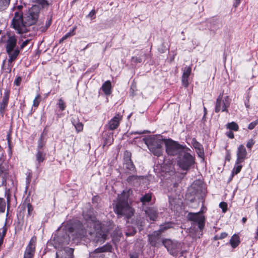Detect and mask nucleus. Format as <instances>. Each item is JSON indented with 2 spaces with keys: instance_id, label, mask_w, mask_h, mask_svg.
Masks as SVG:
<instances>
[{
  "instance_id": "obj_1",
  "label": "nucleus",
  "mask_w": 258,
  "mask_h": 258,
  "mask_svg": "<svg viewBox=\"0 0 258 258\" xmlns=\"http://www.w3.org/2000/svg\"><path fill=\"white\" fill-rule=\"evenodd\" d=\"M83 216L86 221L85 225L87 228L79 229L76 233L78 238H87L97 243H103L107 238L108 230L96 220L92 211L83 212ZM82 227L80 225V227Z\"/></svg>"
},
{
  "instance_id": "obj_2",
  "label": "nucleus",
  "mask_w": 258,
  "mask_h": 258,
  "mask_svg": "<svg viewBox=\"0 0 258 258\" xmlns=\"http://www.w3.org/2000/svg\"><path fill=\"white\" fill-rule=\"evenodd\" d=\"M130 191V190H123L121 194L118 196L117 202L114 208L116 214L120 216H124L128 219L131 217L134 212L128 201Z\"/></svg>"
},
{
  "instance_id": "obj_3",
  "label": "nucleus",
  "mask_w": 258,
  "mask_h": 258,
  "mask_svg": "<svg viewBox=\"0 0 258 258\" xmlns=\"http://www.w3.org/2000/svg\"><path fill=\"white\" fill-rule=\"evenodd\" d=\"M145 144L150 151L156 156H160L163 153L162 146L165 140L162 139L161 136H154L144 139Z\"/></svg>"
},
{
  "instance_id": "obj_4",
  "label": "nucleus",
  "mask_w": 258,
  "mask_h": 258,
  "mask_svg": "<svg viewBox=\"0 0 258 258\" xmlns=\"http://www.w3.org/2000/svg\"><path fill=\"white\" fill-rule=\"evenodd\" d=\"M11 28L15 30L18 34H23L27 32V24L25 22L23 14L18 12L14 13L10 24Z\"/></svg>"
},
{
  "instance_id": "obj_5",
  "label": "nucleus",
  "mask_w": 258,
  "mask_h": 258,
  "mask_svg": "<svg viewBox=\"0 0 258 258\" xmlns=\"http://www.w3.org/2000/svg\"><path fill=\"white\" fill-rule=\"evenodd\" d=\"M166 151L168 155L174 156L182 153L186 150L189 151L190 149L186 146H182L171 139L165 140Z\"/></svg>"
},
{
  "instance_id": "obj_6",
  "label": "nucleus",
  "mask_w": 258,
  "mask_h": 258,
  "mask_svg": "<svg viewBox=\"0 0 258 258\" xmlns=\"http://www.w3.org/2000/svg\"><path fill=\"white\" fill-rule=\"evenodd\" d=\"M185 150L179 155L177 165L183 170H188L195 163L194 157Z\"/></svg>"
},
{
  "instance_id": "obj_7",
  "label": "nucleus",
  "mask_w": 258,
  "mask_h": 258,
  "mask_svg": "<svg viewBox=\"0 0 258 258\" xmlns=\"http://www.w3.org/2000/svg\"><path fill=\"white\" fill-rule=\"evenodd\" d=\"M40 10L39 7L34 5L23 14L25 22L27 26H32L38 21Z\"/></svg>"
},
{
  "instance_id": "obj_8",
  "label": "nucleus",
  "mask_w": 258,
  "mask_h": 258,
  "mask_svg": "<svg viewBox=\"0 0 258 258\" xmlns=\"http://www.w3.org/2000/svg\"><path fill=\"white\" fill-rule=\"evenodd\" d=\"M162 243L167 248L168 251L173 256H176L181 249V244L177 241H172L170 239H163Z\"/></svg>"
},
{
  "instance_id": "obj_9",
  "label": "nucleus",
  "mask_w": 258,
  "mask_h": 258,
  "mask_svg": "<svg viewBox=\"0 0 258 258\" xmlns=\"http://www.w3.org/2000/svg\"><path fill=\"white\" fill-rule=\"evenodd\" d=\"M222 96L223 94H220L217 99L215 109L216 112H218L220 110L223 112L227 111V108L230 105V100L228 96H226L222 99Z\"/></svg>"
},
{
  "instance_id": "obj_10",
  "label": "nucleus",
  "mask_w": 258,
  "mask_h": 258,
  "mask_svg": "<svg viewBox=\"0 0 258 258\" xmlns=\"http://www.w3.org/2000/svg\"><path fill=\"white\" fill-rule=\"evenodd\" d=\"M188 219L191 221L197 223L198 227L201 231L205 227V217L201 214V212L198 213H189L187 215Z\"/></svg>"
},
{
  "instance_id": "obj_11",
  "label": "nucleus",
  "mask_w": 258,
  "mask_h": 258,
  "mask_svg": "<svg viewBox=\"0 0 258 258\" xmlns=\"http://www.w3.org/2000/svg\"><path fill=\"white\" fill-rule=\"evenodd\" d=\"M36 237H33L27 246L23 258H33L35 252Z\"/></svg>"
},
{
  "instance_id": "obj_12",
  "label": "nucleus",
  "mask_w": 258,
  "mask_h": 258,
  "mask_svg": "<svg viewBox=\"0 0 258 258\" xmlns=\"http://www.w3.org/2000/svg\"><path fill=\"white\" fill-rule=\"evenodd\" d=\"M74 249L64 247L56 252V258H73Z\"/></svg>"
},
{
  "instance_id": "obj_13",
  "label": "nucleus",
  "mask_w": 258,
  "mask_h": 258,
  "mask_svg": "<svg viewBox=\"0 0 258 258\" xmlns=\"http://www.w3.org/2000/svg\"><path fill=\"white\" fill-rule=\"evenodd\" d=\"M17 39L16 37L13 35H8V39L6 41V49L7 53L14 52L17 44Z\"/></svg>"
},
{
  "instance_id": "obj_14",
  "label": "nucleus",
  "mask_w": 258,
  "mask_h": 258,
  "mask_svg": "<svg viewBox=\"0 0 258 258\" xmlns=\"http://www.w3.org/2000/svg\"><path fill=\"white\" fill-rule=\"evenodd\" d=\"M122 119V116L119 114H116L106 124V126L109 130H114L116 129Z\"/></svg>"
},
{
  "instance_id": "obj_15",
  "label": "nucleus",
  "mask_w": 258,
  "mask_h": 258,
  "mask_svg": "<svg viewBox=\"0 0 258 258\" xmlns=\"http://www.w3.org/2000/svg\"><path fill=\"white\" fill-rule=\"evenodd\" d=\"M54 240L55 247L60 248V249H62L63 245H67L69 243V236L67 234L62 236L54 237Z\"/></svg>"
},
{
  "instance_id": "obj_16",
  "label": "nucleus",
  "mask_w": 258,
  "mask_h": 258,
  "mask_svg": "<svg viewBox=\"0 0 258 258\" xmlns=\"http://www.w3.org/2000/svg\"><path fill=\"white\" fill-rule=\"evenodd\" d=\"M247 152L243 145H240L237 149L236 153V163L240 164L244 161L247 156Z\"/></svg>"
},
{
  "instance_id": "obj_17",
  "label": "nucleus",
  "mask_w": 258,
  "mask_h": 258,
  "mask_svg": "<svg viewBox=\"0 0 258 258\" xmlns=\"http://www.w3.org/2000/svg\"><path fill=\"white\" fill-rule=\"evenodd\" d=\"M161 233L158 231H155L151 234L148 235L150 244L153 246H157L160 242Z\"/></svg>"
},
{
  "instance_id": "obj_18",
  "label": "nucleus",
  "mask_w": 258,
  "mask_h": 258,
  "mask_svg": "<svg viewBox=\"0 0 258 258\" xmlns=\"http://www.w3.org/2000/svg\"><path fill=\"white\" fill-rule=\"evenodd\" d=\"M112 249V245L109 243H107L101 247L95 249L93 252H91L90 253V256L92 258H95L97 256L95 255L96 254L102 252H111Z\"/></svg>"
},
{
  "instance_id": "obj_19",
  "label": "nucleus",
  "mask_w": 258,
  "mask_h": 258,
  "mask_svg": "<svg viewBox=\"0 0 258 258\" xmlns=\"http://www.w3.org/2000/svg\"><path fill=\"white\" fill-rule=\"evenodd\" d=\"M10 97V91L5 90L3 99L0 102V113L3 115L5 109L7 107Z\"/></svg>"
},
{
  "instance_id": "obj_20",
  "label": "nucleus",
  "mask_w": 258,
  "mask_h": 258,
  "mask_svg": "<svg viewBox=\"0 0 258 258\" xmlns=\"http://www.w3.org/2000/svg\"><path fill=\"white\" fill-rule=\"evenodd\" d=\"M191 72V68L189 66H186L183 68L182 76V83L185 87H187L189 84L188 79Z\"/></svg>"
},
{
  "instance_id": "obj_21",
  "label": "nucleus",
  "mask_w": 258,
  "mask_h": 258,
  "mask_svg": "<svg viewBox=\"0 0 258 258\" xmlns=\"http://www.w3.org/2000/svg\"><path fill=\"white\" fill-rule=\"evenodd\" d=\"M191 144L196 149L197 154L200 157L203 158L204 155V149L202 145L199 143L195 138L191 140Z\"/></svg>"
},
{
  "instance_id": "obj_22",
  "label": "nucleus",
  "mask_w": 258,
  "mask_h": 258,
  "mask_svg": "<svg viewBox=\"0 0 258 258\" xmlns=\"http://www.w3.org/2000/svg\"><path fill=\"white\" fill-rule=\"evenodd\" d=\"M46 153L44 151H38L36 153V166L38 169L45 159Z\"/></svg>"
},
{
  "instance_id": "obj_23",
  "label": "nucleus",
  "mask_w": 258,
  "mask_h": 258,
  "mask_svg": "<svg viewBox=\"0 0 258 258\" xmlns=\"http://www.w3.org/2000/svg\"><path fill=\"white\" fill-rule=\"evenodd\" d=\"M20 53V51L18 48L15 49L14 52H11L9 53H7L9 55L8 62H9V67L10 68V72L11 70V68L12 67V63L17 58Z\"/></svg>"
},
{
  "instance_id": "obj_24",
  "label": "nucleus",
  "mask_w": 258,
  "mask_h": 258,
  "mask_svg": "<svg viewBox=\"0 0 258 258\" xmlns=\"http://www.w3.org/2000/svg\"><path fill=\"white\" fill-rule=\"evenodd\" d=\"M146 214L151 220L155 221L158 216V212L154 208H149L145 211Z\"/></svg>"
},
{
  "instance_id": "obj_25",
  "label": "nucleus",
  "mask_w": 258,
  "mask_h": 258,
  "mask_svg": "<svg viewBox=\"0 0 258 258\" xmlns=\"http://www.w3.org/2000/svg\"><path fill=\"white\" fill-rule=\"evenodd\" d=\"M2 178V185L6 186L7 179L8 177L7 170L0 164V177Z\"/></svg>"
},
{
  "instance_id": "obj_26",
  "label": "nucleus",
  "mask_w": 258,
  "mask_h": 258,
  "mask_svg": "<svg viewBox=\"0 0 258 258\" xmlns=\"http://www.w3.org/2000/svg\"><path fill=\"white\" fill-rule=\"evenodd\" d=\"M71 122L73 125L75 126L77 132H81L83 130V124L79 121L77 118L72 117L71 118Z\"/></svg>"
},
{
  "instance_id": "obj_27",
  "label": "nucleus",
  "mask_w": 258,
  "mask_h": 258,
  "mask_svg": "<svg viewBox=\"0 0 258 258\" xmlns=\"http://www.w3.org/2000/svg\"><path fill=\"white\" fill-rule=\"evenodd\" d=\"M102 91L106 95H109L111 93V84L110 81L105 82L101 87Z\"/></svg>"
},
{
  "instance_id": "obj_28",
  "label": "nucleus",
  "mask_w": 258,
  "mask_h": 258,
  "mask_svg": "<svg viewBox=\"0 0 258 258\" xmlns=\"http://www.w3.org/2000/svg\"><path fill=\"white\" fill-rule=\"evenodd\" d=\"M230 243L233 248H235L240 243L239 237L237 234H234L230 240Z\"/></svg>"
},
{
  "instance_id": "obj_29",
  "label": "nucleus",
  "mask_w": 258,
  "mask_h": 258,
  "mask_svg": "<svg viewBox=\"0 0 258 258\" xmlns=\"http://www.w3.org/2000/svg\"><path fill=\"white\" fill-rule=\"evenodd\" d=\"M123 163L125 169L127 170L128 172L132 173L136 171V167L132 160L128 161H124Z\"/></svg>"
},
{
  "instance_id": "obj_30",
  "label": "nucleus",
  "mask_w": 258,
  "mask_h": 258,
  "mask_svg": "<svg viewBox=\"0 0 258 258\" xmlns=\"http://www.w3.org/2000/svg\"><path fill=\"white\" fill-rule=\"evenodd\" d=\"M174 224V223L171 222H166L163 224L160 225V228L158 231H160V232L161 233L164 232L165 230L172 228Z\"/></svg>"
},
{
  "instance_id": "obj_31",
  "label": "nucleus",
  "mask_w": 258,
  "mask_h": 258,
  "mask_svg": "<svg viewBox=\"0 0 258 258\" xmlns=\"http://www.w3.org/2000/svg\"><path fill=\"white\" fill-rule=\"evenodd\" d=\"M44 146H45V143L43 141V136L41 135L38 140V145L37 147V151H44Z\"/></svg>"
},
{
  "instance_id": "obj_32",
  "label": "nucleus",
  "mask_w": 258,
  "mask_h": 258,
  "mask_svg": "<svg viewBox=\"0 0 258 258\" xmlns=\"http://www.w3.org/2000/svg\"><path fill=\"white\" fill-rule=\"evenodd\" d=\"M226 127L230 130H232L234 131H237L239 129V126L238 124L235 122H231L230 123H228L226 124Z\"/></svg>"
},
{
  "instance_id": "obj_33",
  "label": "nucleus",
  "mask_w": 258,
  "mask_h": 258,
  "mask_svg": "<svg viewBox=\"0 0 258 258\" xmlns=\"http://www.w3.org/2000/svg\"><path fill=\"white\" fill-rule=\"evenodd\" d=\"M151 195L150 194H146L140 198V201L144 204L146 202H149L151 200Z\"/></svg>"
},
{
  "instance_id": "obj_34",
  "label": "nucleus",
  "mask_w": 258,
  "mask_h": 258,
  "mask_svg": "<svg viewBox=\"0 0 258 258\" xmlns=\"http://www.w3.org/2000/svg\"><path fill=\"white\" fill-rule=\"evenodd\" d=\"M10 0H0V11L5 9L9 5Z\"/></svg>"
},
{
  "instance_id": "obj_35",
  "label": "nucleus",
  "mask_w": 258,
  "mask_h": 258,
  "mask_svg": "<svg viewBox=\"0 0 258 258\" xmlns=\"http://www.w3.org/2000/svg\"><path fill=\"white\" fill-rule=\"evenodd\" d=\"M242 166L240 165V164H237L236 162L235 163V165L233 169L232 170V174H237L238 173L240 172L241 171V169L242 168Z\"/></svg>"
},
{
  "instance_id": "obj_36",
  "label": "nucleus",
  "mask_w": 258,
  "mask_h": 258,
  "mask_svg": "<svg viewBox=\"0 0 258 258\" xmlns=\"http://www.w3.org/2000/svg\"><path fill=\"white\" fill-rule=\"evenodd\" d=\"M139 178V177H138L137 175H131L127 177V181L128 182L132 184L135 183V181H138V179Z\"/></svg>"
},
{
  "instance_id": "obj_37",
  "label": "nucleus",
  "mask_w": 258,
  "mask_h": 258,
  "mask_svg": "<svg viewBox=\"0 0 258 258\" xmlns=\"http://www.w3.org/2000/svg\"><path fill=\"white\" fill-rule=\"evenodd\" d=\"M131 156L132 154L130 152L128 151H125L124 152L123 155V162L124 161H128L131 160Z\"/></svg>"
},
{
  "instance_id": "obj_38",
  "label": "nucleus",
  "mask_w": 258,
  "mask_h": 258,
  "mask_svg": "<svg viewBox=\"0 0 258 258\" xmlns=\"http://www.w3.org/2000/svg\"><path fill=\"white\" fill-rule=\"evenodd\" d=\"M51 23V19L48 20L46 22L45 26H42L40 28V30L42 32H45L46 30L48 29V28L50 26Z\"/></svg>"
},
{
  "instance_id": "obj_39",
  "label": "nucleus",
  "mask_w": 258,
  "mask_h": 258,
  "mask_svg": "<svg viewBox=\"0 0 258 258\" xmlns=\"http://www.w3.org/2000/svg\"><path fill=\"white\" fill-rule=\"evenodd\" d=\"M6 203L5 200L0 198V213H4L5 211Z\"/></svg>"
},
{
  "instance_id": "obj_40",
  "label": "nucleus",
  "mask_w": 258,
  "mask_h": 258,
  "mask_svg": "<svg viewBox=\"0 0 258 258\" xmlns=\"http://www.w3.org/2000/svg\"><path fill=\"white\" fill-rule=\"evenodd\" d=\"M27 217L31 216L32 215L33 211V207L32 205L30 203L27 204Z\"/></svg>"
},
{
  "instance_id": "obj_41",
  "label": "nucleus",
  "mask_w": 258,
  "mask_h": 258,
  "mask_svg": "<svg viewBox=\"0 0 258 258\" xmlns=\"http://www.w3.org/2000/svg\"><path fill=\"white\" fill-rule=\"evenodd\" d=\"M96 12L93 9L87 16L86 18H90L91 20L94 19L96 18Z\"/></svg>"
},
{
  "instance_id": "obj_42",
  "label": "nucleus",
  "mask_w": 258,
  "mask_h": 258,
  "mask_svg": "<svg viewBox=\"0 0 258 258\" xmlns=\"http://www.w3.org/2000/svg\"><path fill=\"white\" fill-rule=\"evenodd\" d=\"M58 105L61 110H64L66 108V104L64 101L61 99L58 100Z\"/></svg>"
},
{
  "instance_id": "obj_43",
  "label": "nucleus",
  "mask_w": 258,
  "mask_h": 258,
  "mask_svg": "<svg viewBox=\"0 0 258 258\" xmlns=\"http://www.w3.org/2000/svg\"><path fill=\"white\" fill-rule=\"evenodd\" d=\"M23 7L24 6L23 5H18L14 7V10L15 11V12H18L19 13L23 14L22 12V9Z\"/></svg>"
},
{
  "instance_id": "obj_44",
  "label": "nucleus",
  "mask_w": 258,
  "mask_h": 258,
  "mask_svg": "<svg viewBox=\"0 0 258 258\" xmlns=\"http://www.w3.org/2000/svg\"><path fill=\"white\" fill-rule=\"evenodd\" d=\"M76 27H74L72 30H71L70 32L67 33L66 35H64L63 36L66 39H68V38L75 35V31L76 30Z\"/></svg>"
},
{
  "instance_id": "obj_45",
  "label": "nucleus",
  "mask_w": 258,
  "mask_h": 258,
  "mask_svg": "<svg viewBox=\"0 0 258 258\" xmlns=\"http://www.w3.org/2000/svg\"><path fill=\"white\" fill-rule=\"evenodd\" d=\"M40 95H37L33 100V106L34 107H37L40 103Z\"/></svg>"
},
{
  "instance_id": "obj_46",
  "label": "nucleus",
  "mask_w": 258,
  "mask_h": 258,
  "mask_svg": "<svg viewBox=\"0 0 258 258\" xmlns=\"http://www.w3.org/2000/svg\"><path fill=\"white\" fill-rule=\"evenodd\" d=\"M219 207L222 210L223 212L225 213L227 211V204L224 202H222L219 204Z\"/></svg>"
},
{
  "instance_id": "obj_47",
  "label": "nucleus",
  "mask_w": 258,
  "mask_h": 258,
  "mask_svg": "<svg viewBox=\"0 0 258 258\" xmlns=\"http://www.w3.org/2000/svg\"><path fill=\"white\" fill-rule=\"evenodd\" d=\"M255 142L254 141H253V140L252 139H250L249 140L247 144H246V147L248 148V149H251V148H252V147L253 146V145L254 144Z\"/></svg>"
},
{
  "instance_id": "obj_48",
  "label": "nucleus",
  "mask_w": 258,
  "mask_h": 258,
  "mask_svg": "<svg viewBox=\"0 0 258 258\" xmlns=\"http://www.w3.org/2000/svg\"><path fill=\"white\" fill-rule=\"evenodd\" d=\"M22 81V78L21 77H17L14 81V84L16 86H18L20 85V83Z\"/></svg>"
},
{
  "instance_id": "obj_49",
  "label": "nucleus",
  "mask_w": 258,
  "mask_h": 258,
  "mask_svg": "<svg viewBox=\"0 0 258 258\" xmlns=\"http://www.w3.org/2000/svg\"><path fill=\"white\" fill-rule=\"evenodd\" d=\"M226 135L230 139H233L234 137V134L231 131H228L226 133Z\"/></svg>"
},
{
  "instance_id": "obj_50",
  "label": "nucleus",
  "mask_w": 258,
  "mask_h": 258,
  "mask_svg": "<svg viewBox=\"0 0 258 258\" xmlns=\"http://www.w3.org/2000/svg\"><path fill=\"white\" fill-rule=\"evenodd\" d=\"M132 61L135 63L141 62L142 61V59L139 57L134 56L132 57Z\"/></svg>"
},
{
  "instance_id": "obj_51",
  "label": "nucleus",
  "mask_w": 258,
  "mask_h": 258,
  "mask_svg": "<svg viewBox=\"0 0 258 258\" xmlns=\"http://www.w3.org/2000/svg\"><path fill=\"white\" fill-rule=\"evenodd\" d=\"M136 233V230L135 229H133L132 230V231H131V232H125V235L127 236H130L134 235Z\"/></svg>"
},
{
  "instance_id": "obj_52",
  "label": "nucleus",
  "mask_w": 258,
  "mask_h": 258,
  "mask_svg": "<svg viewBox=\"0 0 258 258\" xmlns=\"http://www.w3.org/2000/svg\"><path fill=\"white\" fill-rule=\"evenodd\" d=\"M30 40L27 39L25 41H24L22 44L20 45L21 49H23L24 47H25L29 42Z\"/></svg>"
},
{
  "instance_id": "obj_53",
  "label": "nucleus",
  "mask_w": 258,
  "mask_h": 258,
  "mask_svg": "<svg viewBox=\"0 0 258 258\" xmlns=\"http://www.w3.org/2000/svg\"><path fill=\"white\" fill-rule=\"evenodd\" d=\"M130 258H139V254L137 252L130 253Z\"/></svg>"
},
{
  "instance_id": "obj_54",
  "label": "nucleus",
  "mask_w": 258,
  "mask_h": 258,
  "mask_svg": "<svg viewBox=\"0 0 258 258\" xmlns=\"http://www.w3.org/2000/svg\"><path fill=\"white\" fill-rule=\"evenodd\" d=\"M228 235L227 233L226 232H222L220 234V235L219 236L220 239H222L226 237H227Z\"/></svg>"
},
{
  "instance_id": "obj_55",
  "label": "nucleus",
  "mask_w": 258,
  "mask_h": 258,
  "mask_svg": "<svg viewBox=\"0 0 258 258\" xmlns=\"http://www.w3.org/2000/svg\"><path fill=\"white\" fill-rule=\"evenodd\" d=\"M254 124L255 123H253V122H251V123H250L248 125V128L250 130L253 129L255 127V126H256Z\"/></svg>"
},
{
  "instance_id": "obj_56",
  "label": "nucleus",
  "mask_w": 258,
  "mask_h": 258,
  "mask_svg": "<svg viewBox=\"0 0 258 258\" xmlns=\"http://www.w3.org/2000/svg\"><path fill=\"white\" fill-rule=\"evenodd\" d=\"M233 7L237 8L240 3V0H234Z\"/></svg>"
},
{
  "instance_id": "obj_57",
  "label": "nucleus",
  "mask_w": 258,
  "mask_h": 258,
  "mask_svg": "<svg viewBox=\"0 0 258 258\" xmlns=\"http://www.w3.org/2000/svg\"><path fill=\"white\" fill-rule=\"evenodd\" d=\"M7 232V228L5 227V226H4L3 227V236L1 239H3V237L5 236L6 233Z\"/></svg>"
},
{
  "instance_id": "obj_58",
  "label": "nucleus",
  "mask_w": 258,
  "mask_h": 258,
  "mask_svg": "<svg viewBox=\"0 0 258 258\" xmlns=\"http://www.w3.org/2000/svg\"><path fill=\"white\" fill-rule=\"evenodd\" d=\"M35 2H38V3H43L44 4V3H46V4H48L47 1H45V0H34Z\"/></svg>"
},
{
  "instance_id": "obj_59",
  "label": "nucleus",
  "mask_w": 258,
  "mask_h": 258,
  "mask_svg": "<svg viewBox=\"0 0 258 258\" xmlns=\"http://www.w3.org/2000/svg\"><path fill=\"white\" fill-rule=\"evenodd\" d=\"M7 139L8 140V143H10V134H8L7 135Z\"/></svg>"
},
{
  "instance_id": "obj_60",
  "label": "nucleus",
  "mask_w": 258,
  "mask_h": 258,
  "mask_svg": "<svg viewBox=\"0 0 258 258\" xmlns=\"http://www.w3.org/2000/svg\"><path fill=\"white\" fill-rule=\"evenodd\" d=\"M67 39L64 38V36H63L60 40H59V43H62L64 40H66Z\"/></svg>"
},
{
  "instance_id": "obj_61",
  "label": "nucleus",
  "mask_w": 258,
  "mask_h": 258,
  "mask_svg": "<svg viewBox=\"0 0 258 258\" xmlns=\"http://www.w3.org/2000/svg\"><path fill=\"white\" fill-rule=\"evenodd\" d=\"M67 39L64 38V36H63L60 40H59V43H62L64 40H66Z\"/></svg>"
},
{
  "instance_id": "obj_62",
  "label": "nucleus",
  "mask_w": 258,
  "mask_h": 258,
  "mask_svg": "<svg viewBox=\"0 0 258 258\" xmlns=\"http://www.w3.org/2000/svg\"><path fill=\"white\" fill-rule=\"evenodd\" d=\"M255 239H258V226H257V228L256 229V236H255Z\"/></svg>"
},
{
  "instance_id": "obj_63",
  "label": "nucleus",
  "mask_w": 258,
  "mask_h": 258,
  "mask_svg": "<svg viewBox=\"0 0 258 258\" xmlns=\"http://www.w3.org/2000/svg\"><path fill=\"white\" fill-rule=\"evenodd\" d=\"M246 221V218L245 217H243L242 219V221L243 223H244Z\"/></svg>"
},
{
  "instance_id": "obj_64",
  "label": "nucleus",
  "mask_w": 258,
  "mask_h": 258,
  "mask_svg": "<svg viewBox=\"0 0 258 258\" xmlns=\"http://www.w3.org/2000/svg\"><path fill=\"white\" fill-rule=\"evenodd\" d=\"M253 122L255 123L254 124L255 125H256L258 124V119H256V120L253 121Z\"/></svg>"
}]
</instances>
